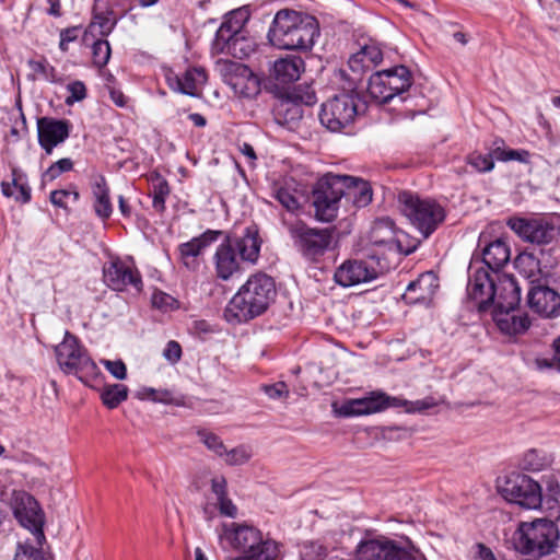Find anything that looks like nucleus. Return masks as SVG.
<instances>
[{"mask_svg":"<svg viewBox=\"0 0 560 560\" xmlns=\"http://www.w3.org/2000/svg\"><path fill=\"white\" fill-rule=\"evenodd\" d=\"M267 36L279 49L307 51L319 36V24L312 15L282 9L276 13Z\"/></svg>","mask_w":560,"mask_h":560,"instance_id":"nucleus-1","label":"nucleus"},{"mask_svg":"<svg viewBox=\"0 0 560 560\" xmlns=\"http://www.w3.org/2000/svg\"><path fill=\"white\" fill-rule=\"evenodd\" d=\"M277 296L273 279L262 272L252 275L224 310L229 323L248 322L264 314Z\"/></svg>","mask_w":560,"mask_h":560,"instance_id":"nucleus-2","label":"nucleus"},{"mask_svg":"<svg viewBox=\"0 0 560 560\" xmlns=\"http://www.w3.org/2000/svg\"><path fill=\"white\" fill-rule=\"evenodd\" d=\"M560 534L557 524L548 518L521 522L514 530L511 542L523 555L544 557L558 547Z\"/></svg>","mask_w":560,"mask_h":560,"instance_id":"nucleus-3","label":"nucleus"},{"mask_svg":"<svg viewBox=\"0 0 560 560\" xmlns=\"http://www.w3.org/2000/svg\"><path fill=\"white\" fill-rule=\"evenodd\" d=\"M260 252V240L257 233L247 230L242 237L228 238L215 250L213 261L219 279L230 280L241 270V260L255 262Z\"/></svg>","mask_w":560,"mask_h":560,"instance_id":"nucleus-4","label":"nucleus"},{"mask_svg":"<svg viewBox=\"0 0 560 560\" xmlns=\"http://www.w3.org/2000/svg\"><path fill=\"white\" fill-rule=\"evenodd\" d=\"M347 183L352 184V176L326 174L318 179L313 189L315 217L323 222L337 218L339 202L346 197Z\"/></svg>","mask_w":560,"mask_h":560,"instance_id":"nucleus-5","label":"nucleus"},{"mask_svg":"<svg viewBox=\"0 0 560 560\" xmlns=\"http://www.w3.org/2000/svg\"><path fill=\"white\" fill-rule=\"evenodd\" d=\"M406 407L409 412L424 411L435 406L432 398L407 401L398 397H390L382 392H372L369 396L350 399L342 404L338 413L343 417L362 416L383 411L388 407Z\"/></svg>","mask_w":560,"mask_h":560,"instance_id":"nucleus-6","label":"nucleus"},{"mask_svg":"<svg viewBox=\"0 0 560 560\" xmlns=\"http://www.w3.org/2000/svg\"><path fill=\"white\" fill-rule=\"evenodd\" d=\"M55 353L60 369L65 373L74 374L81 382L88 384L98 375L95 362L69 331L65 332L63 340L55 347Z\"/></svg>","mask_w":560,"mask_h":560,"instance_id":"nucleus-7","label":"nucleus"},{"mask_svg":"<svg viewBox=\"0 0 560 560\" xmlns=\"http://www.w3.org/2000/svg\"><path fill=\"white\" fill-rule=\"evenodd\" d=\"M402 212L424 237L431 235L445 219V210L435 200L421 199L409 192L400 195Z\"/></svg>","mask_w":560,"mask_h":560,"instance_id":"nucleus-8","label":"nucleus"},{"mask_svg":"<svg viewBox=\"0 0 560 560\" xmlns=\"http://www.w3.org/2000/svg\"><path fill=\"white\" fill-rule=\"evenodd\" d=\"M499 493L509 502L528 510L540 508L542 495L538 482L521 472H511L498 478Z\"/></svg>","mask_w":560,"mask_h":560,"instance_id":"nucleus-9","label":"nucleus"},{"mask_svg":"<svg viewBox=\"0 0 560 560\" xmlns=\"http://www.w3.org/2000/svg\"><path fill=\"white\" fill-rule=\"evenodd\" d=\"M411 84L412 77L409 69L405 66H397L372 74L368 92L373 100L387 103L396 95L408 91Z\"/></svg>","mask_w":560,"mask_h":560,"instance_id":"nucleus-10","label":"nucleus"},{"mask_svg":"<svg viewBox=\"0 0 560 560\" xmlns=\"http://www.w3.org/2000/svg\"><path fill=\"white\" fill-rule=\"evenodd\" d=\"M294 247L308 260H317L329 247L332 235L328 229L310 228L301 220L288 224Z\"/></svg>","mask_w":560,"mask_h":560,"instance_id":"nucleus-11","label":"nucleus"},{"mask_svg":"<svg viewBox=\"0 0 560 560\" xmlns=\"http://www.w3.org/2000/svg\"><path fill=\"white\" fill-rule=\"evenodd\" d=\"M357 113L354 96L342 93L327 100L322 105L319 120L329 131L342 132L353 122Z\"/></svg>","mask_w":560,"mask_h":560,"instance_id":"nucleus-12","label":"nucleus"},{"mask_svg":"<svg viewBox=\"0 0 560 560\" xmlns=\"http://www.w3.org/2000/svg\"><path fill=\"white\" fill-rule=\"evenodd\" d=\"M358 560H425L416 550L398 542L377 538L361 541L357 548Z\"/></svg>","mask_w":560,"mask_h":560,"instance_id":"nucleus-13","label":"nucleus"},{"mask_svg":"<svg viewBox=\"0 0 560 560\" xmlns=\"http://www.w3.org/2000/svg\"><path fill=\"white\" fill-rule=\"evenodd\" d=\"M12 509L19 523L35 536V541L45 542L46 537L43 530L45 515L35 498L24 491L15 492Z\"/></svg>","mask_w":560,"mask_h":560,"instance_id":"nucleus-14","label":"nucleus"},{"mask_svg":"<svg viewBox=\"0 0 560 560\" xmlns=\"http://www.w3.org/2000/svg\"><path fill=\"white\" fill-rule=\"evenodd\" d=\"M508 226L523 241L537 245H547L556 236V228L548 220L513 217Z\"/></svg>","mask_w":560,"mask_h":560,"instance_id":"nucleus-15","label":"nucleus"},{"mask_svg":"<svg viewBox=\"0 0 560 560\" xmlns=\"http://www.w3.org/2000/svg\"><path fill=\"white\" fill-rule=\"evenodd\" d=\"M527 304L533 312L546 318L560 314V294L544 282L528 289Z\"/></svg>","mask_w":560,"mask_h":560,"instance_id":"nucleus-16","label":"nucleus"},{"mask_svg":"<svg viewBox=\"0 0 560 560\" xmlns=\"http://www.w3.org/2000/svg\"><path fill=\"white\" fill-rule=\"evenodd\" d=\"M378 271L369 261L359 259H348L343 261L335 271V281L347 288L360 283L370 282L377 278Z\"/></svg>","mask_w":560,"mask_h":560,"instance_id":"nucleus-17","label":"nucleus"},{"mask_svg":"<svg viewBox=\"0 0 560 560\" xmlns=\"http://www.w3.org/2000/svg\"><path fill=\"white\" fill-rule=\"evenodd\" d=\"M103 276L105 283L116 291H122L128 285L140 291L142 287L139 271L119 259L112 260L105 265Z\"/></svg>","mask_w":560,"mask_h":560,"instance_id":"nucleus-18","label":"nucleus"},{"mask_svg":"<svg viewBox=\"0 0 560 560\" xmlns=\"http://www.w3.org/2000/svg\"><path fill=\"white\" fill-rule=\"evenodd\" d=\"M467 291L478 310L487 311L492 306L495 298L494 273L491 275L486 269L476 270L469 280Z\"/></svg>","mask_w":560,"mask_h":560,"instance_id":"nucleus-19","label":"nucleus"},{"mask_svg":"<svg viewBox=\"0 0 560 560\" xmlns=\"http://www.w3.org/2000/svg\"><path fill=\"white\" fill-rule=\"evenodd\" d=\"M262 532L247 523L223 524L219 538L222 544L226 542L233 550L240 553L252 542H256Z\"/></svg>","mask_w":560,"mask_h":560,"instance_id":"nucleus-20","label":"nucleus"},{"mask_svg":"<svg viewBox=\"0 0 560 560\" xmlns=\"http://www.w3.org/2000/svg\"><path fill=\"white\" fill-rule=\"evenodd\" d=\"M38 142L47 154H51L55 147L62 143L70 132V124L50 117L37 120Z\"/></svg>","mask_w":560,"mask_h":560,"instance_id":"nucleus-21","label":"nucleus"},{"mask_svg":"<svg viewBox=\"0 0 560 560\" xmlns=\"http://www.w3.org/2000/svg\"><path fill=\"white\" fill-rule=\"evenodd\" d=\"M495 298L493 312L514 311L521 301V289L511 275L494 272Z\"/></svg>","mask_w":560,"mask_h":560,"instance_id":"nucleus-22","label":"nucleus"},{"mask_svg":"<svg viewBox=\"0 0 560 560\" xmlns=\"http://www.w3.org/2000/svg\"><path fill=\"white\" fill-rule=\"evenodd\" d=\"M220 235L219 231L208 230L201 235L191 238L178 246L179 258L184 266L188 269L195 270L198 268V257L202 254L203 249L217 241Z\"/></svg>","mask_w":560,"mask_h":560,"instance_id":"nucleus-23","label":"nucleus"},{"mask_svg":"<svg viewBox=\"0 0 560 560\" xmlns=\"http://www.w3.org/2000/svg\"><path fill=\"white\" fill-rule=\"evenodd\" d=\"M439 288V279L433 272H424L411 281L402 299L408 304L429 303Z\"/></svg>","mask_w":560,"mask_h":560,"instance_id":"nucleus-24","label":"nucleus"},{"mask_svg":"<svg viewBox=\"0 0 560 560\" xmlns=\"http://www.w3.org/2000/svg\"><path fill=\"white\" fill-rule=\"evenodd\" d=\"M281 544L269 537L260 535L258 541L252 542L247 548L232 560H281Z\"/></svg>","mask_w":560,"mask_h":560,"instance_id":"nucleus-25","label":"nucleus"},{"mask_svg":"<svg viewBox=\"0 0 560 560\" xmlns=\"http://www.w3.org/2000/svg\"><path fill=\"white\" fill-rule=\"evenodd\" d=\"M211 49L215 55L226 54L237 59H244L254 51V45L243 33H238L231 38H214Z\"/></svg>","mask_w":560,"mask_h":560,"instance_id":"nucleus-26","label":"nucleus"},{"mask_svg":"<svg viewBox=\"0 0 560 560\" xmlns=\"http://www.w3.org/2000/svg\"><path fill=\"white\" fill-rule=\"evenodd\" d=\"M113 14L114 12L112 9L100 11L98 3L96 1L93 8V19L84 31L83 40L88 43L90 39H94L96 37L104 38L108 36L117 23Z\"/></svg>","mask_w":560,"mask_h":560,"instance_id":"nucleus-27","label":"nucleus"},{"mask_svg":"<svg viewBox=\"0 0 560 560\" xmlns=\"http://www.w3.org/2000/svg\"><path fill=\"white\" fill-rule=\"evenodd\" d=\"M515 267L521 275L528 279L530 287L542 282L549 275L547 265L534 253H522L515 259Z\"/></svg>","mask_w":560,"mask_h":560,"instance_id":"nucleus-28","label":"nucleus"},{"mask_svg":"<svg viewBox=\"0 0 560 560\" xmlns=\"http://www.w3.org/2000/svg\"><path fill=\"white\" fill-rule=\"evenodd\" d=\"M170 86L183 94L197 96L198 89L207 81V73L202 68H189L182 75L167 78Z\"/></svg>","mask_w":560,"mask_h":560,"instance_id":"nucleus-29","label":"nucleus"},{"mask_svg":"<svg viewBox=\"0 0 560 560\" xmlns=\"http://www.w3.org/2000/svg\"><path fill=\"white\" fill-rule=\"evenodd\" d=\"M305 69L304 60L299 56H285L273 62L271 77L281 84L294 82L300 79Z\"/></svg>","mask_w":560,"mask_h":560,"instance_id":"nucleus-30","label":"nucleus"},{"mask_svg":"<svg viewBox=\"0 0 560 560\" xmlns=\"http://www.w3.org/2000/svg\"><path fill=\"white\" fill-rule=\"evenodd\" d=\"M511 312L512 311L493 312V319L500 330L506 335H518L525 332L530 325L528 315H516Z\"/></svg>","mask_w":560,"mask_h":560,"instance_id":"nucleus-31","label":"nucleus"},{"mask_svg":"<svg viewBox=\"0 0 560 560\" xmlns=\"http://www.w3.org/2000/svg\"><path fill=\"white\" fill-rule=\"evenodd\" d=\"M510 259V248L501 240H495L482 250V261L494 272L502 268Z\"/></svg>","mask_w":560,"mask_h":560,"instance_id":"nucleus-32","label":"nucleus"},{"mask_svg":"<svg viewBox=\"0 0 560 560\" xmlns=\"http://www.w3.org/2000/svg\"><path fill=\"white\" fill-rule=\"evenodd\" d=\"M248 20L249 12L245 8L231 11L217 31L214 38H231L233 35L242 33Z\"/></svg>","mask_w":560,"mask_h":560,"instance_id":"nucleus-33","label":"nucleus"},{"mask_svg":"<svg viewBox=\"0 0 560 560\" xmlns=\"http://www.w3.org/2000/svg\"><path fill=\"white\" fill-rule=\"evenodd\" d=\"M92 192L96 215L103 220L108 219L113 212V207L109 198V188L104 176H97L92 186Z\"/></svg>","mask_w":560,"mask_h":560,"instance_id":"nucleus-34","label":"nucleus"},{"mask_svg":"<svg viewBox=\"0 0 560 560\" xmlns=\"http://www.w3.org/2000/svg\"><path fill=\"white\" fill-rule=\"evenodd\" d=\"M353 183H347L346 197L351 198L355 207L362 208L372 201V188L361 178L353 177Z\"/></svg>","mask_w":560,"mask_h":560,"instance_id":"nucleus-35","label":"nucleus"},{"mask_svg":"<svg viewBox=\"0 0 560 560\" xmlns=\"http://www.w3.org/2000/svg\"><path fill=\"white\" fill-rule=\"evenodd\" d=\"M44 542L37 544L35 536L19 542L13 560H51L43 549Z\"/></svg>","mask_w":560,"mask_h":560,"instance_id":"nucleus-36","label":"nucleus"},{"mask_svg":"<svg viewBox=\"0 0 560 560\" xmlns=\"http://www.w3.org/2000/svg\"><path fill=\"white\" fill-rule=\"evenodd\" d=\"M12 183H2L1 189L4 196L13 197L16 201L26 203L31 200V188L22 180V175L16 170L12 172Z\"/></svg>","mask_w":560,"mask_h":560,"instance_id":"nucleus-37","label":"nucleus"},{"mask_svg":"<svg viewBox=\"0 0 560 560\" xmlns=\"http://www.w3.org/2000/svg\"><path fill=\"white\" fill-rule=\"evenodd\" d=\"M383 60L382 50L375 45H365L359 52L349 59L352 70H359L362 62H369L366 67L376 66Z\"/></svg>","mask_w":560,"mask_h":560,"instance_id":"nucleus-38","label":"nucleus"},{"mask_svg":"<svg viewBox=\"0 0 560 560\" xmlns=\"http://www.w3.org/2000/svg\"><path fill=\"white\" fill-rule=\"evenodd\" d=\"M371 242L375 245H390L395 242L394 223L389 219L377 220L371 231Z\"/></svg>","mask_w":560,"mask_h":560,"instance_id":"nucleus-39","label":"nucleus"},{"mask_svg":"<svg viewBox=\"0 0 560 560\" xmlns=\"http://www.w3.org/2000/svg\"><path fill=\"white\" fill-rule=\"evenodd\" d=\"M128 398V387L124 384H110L101 392L102 402L109 409L117 408Z\"/></svg>","mask_w":560,"mask_h":560,"instance_id":"nucleus-40","label":"nucleus"},{"mask_svg":"<svg viewBox=\"0 0 560 560\" xmlns=\"http://www.w3.org/2000/svg\"><path fill=\"white\" fill-rule=\"evenodd\" d=\"M151 186L153 197L152 206L156 211L163 212L165 209V199L171 192L170 185L164 177L156 173L151 177Z\"/></svg>","mask_w":560,"mask_h":560,"instance_id":"nucleus-41","label":"nucleus"},{"mask_svg":"<svg viewBox=\"0 0 560 560\" xmlns=\"http://www.w3.org/2000/svg\"><path fill=\"white\" fill-rule=\"evenodd\" d=\"M273 197L290 212H295L300 209L299 198L295 196L292 185L289 182H284V184L280 186H276L273 189Z\"/></svg>","mask_w":560,"mask_h":560,"instance_id":"nucleus-42","label":"nucleus"},{"mask_svg":"<svg viewBox=\"0 0 560 560\" xmlns=\"http://www.w3.org/2000/svg\"><path fill=\"white\" fill-rule=\"evenodd\" d=\"M143 394L145 398L155 402L185 406V397L182 395H175L172 390L168 389H154L149 387L143 389Z\"/></svg>","mask_w":560,"mask_h":560,"instance_id":"nucleus-43","label":"nucleus"},{"mask_svg":"<svg viewBox=\"0 0 560 560\" xmlns=\"http://www.w3.org/2000/svg\"><path fill=\"white\" fill-rule=\"evenodd\" d=\"M277 115V119L280 124H289V121L301 119L303 116V110L298 103H294L288 97L281 102Z\"/></svg>","mask_w":560,"mask_h":560,"instance_id":"nucleus-44","label":"nucleus"},{"mask_svg":"<svg viewBox=\"0 0 560 560\" xmlns=\"http://www.w3.org/2000/svg\"><path fill=\"white\" fill-rule=\"evenodd\" d=\"M112 49L108 40L104 38H94L92 44L93 65L97 68L105 67L110 58Z\"/></svg>","mask_w":560,"mask_h":560,"instance_id":"nucleus-45","label":"nucleus"},{"mask_svg":"<svg viewBox=\"0 0 560 560\" xmlns=\"http://www.w3.org/2000/svg\"><path fill=\"white\" fill-rule=\"evenodd\" d=\"M253 453L249 446L238 445L230 451L225 450L223 459L229 466L244 465L252 458Z\"/></svg>","mask_w":560,"mask_h":560,"instance_id":"nucleus-46","label":"nucleus"},{"mask_svg":"<svg viewBox=\"0 0 560 560\" xmlns=\"http://www.w3.org/2000/svg\"><path fill=\"white\" fill-rule=\"evenodd\" d=\"M288 97L299 105L312 106L317 102L316 93L311 85L294 86Z\"/></svg>","mask_w":560,"mask_h":560,"instance_id":"nucleus-47","label":"nucleus"},{"mask_svg":"<svg viewBox=\"0 0 560 560\" xmlns=\"http://www.w3.org/2000/svg\"><path fill=\"white\" fill-rule=\"evenodd\" d=\"M28 66L35 74L40 75L48 82L57 83L60 81L55 67L50 66L46 60H30Z\"/></svg>","mask_w":560,"mask_h":560,"instance_id":"nucleus-48","label":"nucleus"},{"mask_svg":"<svg viewBox=\"0 0 560 560\" xmlns=\"http://www.w3.org/2000/svg\"><path fill=\"white\" fill-rule=\"evenodd\" d=\"M198 436L209 451L213 452L219 457H223L226 447L217 434L202 430L198 431Z\"/></svg>","mask_w":560,"mask_h":560,"instance_id":"nucleus-49","label":"nucleus"},{"mask_svg":"<svg viewBox=\"0 0 560 560\" xmlns=\"http://www.w3.org/2000/svg\"><path fill=\"white\" fill-rule=\"evenodd\" d=\"M79 192L77 190L58 189L50 192V202L58 208L68 210V203L77 202L79 200Z\"/></svg>","mask_w":560,"mask_h":560,"instance_id":"nucleus-50","label":"nucleus"},{"mask_svg":"<svg viewBox=\"0 0 560 560\" xmlns=\"http://www.w3.org/2000/svg\"><path fill=\"white\" fill-rule=\"evenodd\" d=\"M73 168V162L69 158L60 159L52 163L43 174V180L52 182L62 173L70 172Z\"/></svg>","mask_w":560,"mask_h":560,"instance_id":"nucleus-51","label":"nucleus"},{"mask_svg":"<svg viewBox=\"0 0 560 560\" xmlns=\"http://www.w3.org/2000/svg\"><path fill=\"white\" fill-rule=\"evenodd\" d=\"M493 154L471 153L467 156V163L477 172H490L494 167Z\"/></svg>","mask_w":560,"mask_h":560,"instance_id":"nucleus-52","label":"nucleus"},{"mask_svg":"<svg viewBox=\"0 0 560 560\" xmlns=\"http://www.w3.org/2000/svg\"><path fill=\"white\" fill-rule=\"evenodd\" d=\"M492 154L494 159L503 162L508 161H520V162H526L529 153L525 150H513V149H503L501 147H495L492 150Z\"/></svg>","mask_w":560,"mask_h":560,"instance_id":"nucleus-53","label":"nucleus"},{"mask_svg":"<svg viewBox=\"0 0 560 560\" xmlns=\"http://www.w3.org/2000/svg\"><path fill=\"white\" fill-rule=\"evenodd\" d=\"M326 555L327 550L322 544L310 541L303 545L301 560H324Z\"/></svg>","mask_w":560,"mask_h":560,"instance_id":"nucleus-54","label":"nucleus"},{"mask_svg":"<svg viewBox=\"0 0 560 560\" xmlns=\"http://www.w3.org/2000/svg\"><path fill=\"white\" fill-rule=\"evenodd\" d=\"M69 95L66 97V104L72 105L81 102L86 97V88L82 81H74L67 85Z\"/></svg>","mask_w":560,"mask_h":560,"instance_id":"nucleus-55","label":"nucleus"},{"mask_svg":"<svg viewBox=\"0 0 560 560\" xmlns=\"http://www.w3.org/2000/svg\"><path fill=\"white\" fill-rule=\"evenodd\" d=\"M262 390L271 399H285L289 397V388L284 382H277L271 385H262Z\"/></svg>","mask_w":560,"mask_h":560,"instance_id":"nucleus-56","label":"nucleus"},{"mask_svg":"<svg viewBox=\"0 0 560 560\" xmlns=\"http://www.w3.org/2000/svg\"><path fill=\"white\" fill-rule=\"evenodd\" d=\"M101 362L115 378L121 381L127 377V368L121 360H102Z\"/></svg>","mask_w":560,"mask_h":560,"instance_id":"nucleus-57","label":"nucleus"},{"mask_svg":"<svg viewBox=\"0 0 560 560\" xmlns=\"http://www.w3.org/2000/svg\"><path fill=\"white\" fill-rule=\"evenodd\" d=\"M163 357L171 363H177L182 358V347L175 341L171 340L167 342L165 349L163 350Z\"/></svg>","mask_w":560,"mask_h":560,"instance_id":"nucleus-58","label":"nucleus"},{"mask_svg":"<svg viewBox=\"0 0 560 560\" xmlns=\"http://www.w3.org/2000/svg\"><path fill=\"white\" fill-rule=\"evenodd\" d=\"M79 31H80V28L78 26H73V27H68L66 30H62L60 32L59 48L62 51L68 50L69 43L77 40V38L79 36Z\"/></svg>","mask_w":560,"mask_h":560,"instance_id":"nucleus-59","label":"nucleus"},{"mask_svg":"<svg viewBox=\"0 0 560 560\" xmlns=\"http://www.w3.org/2000/svg\"><path fill=\"white\" fill-rule=\"evenodd\" d=\"M231 70L237 72L242 77L247 78V84L252 85V90L256 92L258 90L259 83L256 77L253 75L252 71L244 65L241 63H231Z\"/></svg>","mask_w":560,"mask_h":560,"instance_id":"nucleus-60","label":"nucleus"},{"mask_svg":"<svg viewBox=\"0 0 560 560\" xmlns=\"http://www.w3.org/2000/svg\"><path fill=\"white\" fill-rule=\"evenodd\" d=\"M211 491L215 495V500L228 497V482L223 476L214 477L211 480Z\"/></svg>","mask_w":560,"mask_h":560,"instance_id":"nucleus-61","label":"nucleus"},{"mask_svg":"<svg viewBox=\"0 0 560 560\" xmlns=\"http://www.w3.org/2000/svg\"><path fill=\"white\" fill-rule=\"evenodd\" d=\"M217 506L223 516L234 518L237 515V508L229 497L218 500Z\"/></svg>","mask_w":560,"mask_h":560,"instance_id":"nucleus-62","label":"nucleus"},{"mask_svg":"<svg viewBox=\"0 0 560 560\" xmlns=\"http://www.w3.org/2000/svg\"><path fill=\"white\" fill-rule=\"evenodd\" d=\"M475 548L474 560H497L493 552L483 544H477Z\"/></svg>","mask_w":560,"mask_h":560,"instance_id":"nucleus-63","label":"nucleus"},{"mask_svg":"<svg viewBox=\"0 0 560 560\" xmlns=\"http://www.w3.org/2000/svg\"><path fill=\"white\" fill-rule=\"evenodd\" d=\"M535 363L539 370L551 369L556 365L558 366V363L555 358L553 359H539L538 358L535 360Z\"/></svg>","mask_w":560,"mask_h":560,"instance_id":"nucleus-64","label":"nucleus"}]
</instances>
